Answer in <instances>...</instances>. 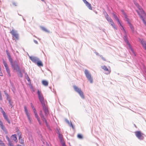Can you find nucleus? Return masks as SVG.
<instances>
[{"label": "nucleus", "mask_w": 146, "mask_h": 146, "mask_svg": "<svg viewBox=\"0 0 146 146\" xmlns=\"http://www.w3.org/2000/svg\"><path fill=\"white\" fill-rule=\"evenodd\" d=\"M37 94L39 100L41 103L42 107L43 109L45 114V115L47 116L48 115V112L47 108L45 104L44 99L43 95L41 91H40L38 90L37 91Z\"/></svg>", "instance_id": "1"}, {"label": "nucleus", "mask_w": 146, "mask_h": 146, "mask_svg": "<svg viewBox=\"0 0 146 146\" xmlns=\"http://www.w3.org/2000/svg\"><path fill=\"white\" fill-rule=\"evenodd\" d=\"M123 30L124 32V36L123 37L124 40L125 42V43L127 44L128 45V47H129V48L130 49V50L131 51L132 53L133 54L135 55L136 56V54L135 53V52L132 49V48L131 46L130 45V44L129 43L128 41L127 40V33L125 31V30L123 29Z\"/></svg>", "instance_id": "2"}, {"label": "nucleus", "mask_w": 146, "mask_h": 146, "mask_svg": "<svg viewBox=\"0 0 146 146\" xmlns=\"http://www.w3.org/2000/svg\"><path fill=\"white\" fill-rule=\"evenodd\" d=\"M73 87L74 90L79 94L81 98L83 99H84L83 93L81 89L76 86H74Z\"/></svg>", "instance_id": "3"}, {"label": "nucleus", "mask_w": 146, "mask_h": 146, "mask_svg": "<svg viewBox=\"0 0 146 146\" xmlns=\"http://www.w3.org/2000/svg\"><path fill=\"white\" fill-rule=\"evenodd\" d=\"M84 72L87 78L91 83H92L93 82V79L89 72L87 70L85 69Z\"/></svg>", "instance_id": "4"}, {"label": "nucleus", "mask_w": 146, "mask_h": 146, "mask_svg": "<svg viewBox=\"0 0 146 146\" xmlns=\"http://www.w3.org/2000/svg\"><path fill=\"white\" fill-rule=\"evenodd\" d=\"M135 136L139 140H143L144 138V135L140 131H137L135 132Z\"/></svg>", "instance_id": "5"}, {"label": "nucleus", "mask_w": 146, "mask_h": 146, "mask_svg": "<svg viewBox=\"0 0 146 146\" xmlns=\"http://www.w3.org/2000/svg\"><path fill=\"white\" fill-rule=\"evenodd\" d=\"M123 13L124 15L125 19L126 21L129 24V26L132 31V32L134 33V28L133 25L130 23L129 20V19L127 18V16L125 14V13L124 12H123Z\"/></svg>", "instance_id": "6"}, {"label": "nucleus", "mask_w": 146, "mask_h": 146, "mask_svg": "<svg viewBox=\"0 0 146 146\" xmlns=\"http://www.w3.org/2000/svg\"><path fill=\"white\" fill-rule=\"evenodd\" d=\"M12 35L13 37H15L17 40H18L19 39V35L17 33V31L14 29H12L10 32Z\"/></svg>", "instance_id": "7"}, {"label": "nucleus", "mask_w": 146, "mask_h": 146, "mask_svg": "<svg viewBox=\"0 0 146 146\" xmlns=\"http://www.w3.org/2000/svg\"><path fill=\"white\" fill-rule=\"evenodd\" d=\"M57 134L58 135L59 138L60 140V142L62 144V146H66L65 143H64L63 139V135L61 134L59 131L57 132Z\"/></svg>", "instance_id": "8"}, {"label": "nucleus", "mask_w": 146, "mask_h": 146, "mask_svg": "<svg viewBox=\"0 0 146 146\" xmlns=\"http://www.w3.org/2000/svg\"><path fill=\"white\" fill-rule=\"evenodd\" d=\"M24 110L26 114L27 117L28 121L30 123H31V121L30 118V115L27 109V107L25 106L24 107Z\"/></svg>", "instance_id": "9"}, {"label": "nucleus", "mask_w": 146, "mask_h": 146, "mask_svg": "<svg viewBox=\"0 0 146 146\" xmlns=\"http://www.w3.org/2000/svg\"><path fill=\"white\" fill-rule=\"evenodd\" d=\"M3 62L7 72L9 76L10 77L11 76V74L9 69V68L6 62L4 60H3Z\"/></svg>", "instance_id": "10"}, {"label": "nucleus", "mask_w": 146, "mask_h": 146, "mask_svg": "<svg viewBox=\"0 0 146 146\" xmlns=\"http://www.w3.org/2000/svg\"><path fill=\"white\" fill-rule=\"evenodd\" d=\"M40 116L41 117V118L42 121H43L45 122L46 125L47 126L48 125V123H47V121H46V119L44 117V115H43V114L42 113V110H40Z\"/></svg>", "instance_id": "11"}, {"label": "nucleus", "mask_w": 146, "mask_h": 146, "mask_svg": "<svg viewBox=\"0 0 146 146\" xmlns=\"http://www.w3.org/2000/svg\"><path fill=\"white\" fill-rule=\"evenodd\" d=\"M30 58L33 62L36 64L39 59L38 58L34 56H30Z\"/></svg>", "instance_id": "12"}, {"label": "nucleus", "mask_w": 146, "mask_h": 146, "mask_svg": "<svg viewBox=\"0 0 146 146\" xmlns=\"http://www.w3.org/2000/svg\"><path fill=\"white\" fill-rule=\"evenodd\" d=\"M83 2L85 4L86 6L90 10H92L91 5L86 0H82Z\"/></svg>", "instance_id": "13"}, {"label": "nucleus", "mask_w": 146, "mask_h": 146, "mask_svg": "<svg viewBox=\"0 0 146 146\" xmlns=\"http://www.w3.org/2000/svg\"><path fill=\"white\" fill-rule=\"evenodd\" d=\"M101 68L102 69H104L105 71H106V72L105 74H109L110 72L111 71L110 70H109L108 68H107V67L106 66H101Z\"/></svg>", "instance_id": "14"}, {"label": "nucleus", "mask_w": 146, "mask_h": 146, "mask_svg": "<svg viewBox=\"0 0 146 146\" xmlns=\"http://www.w3.org/2000/svg\"><path fill=\"white\" fill-rule=\"evenodd\" d=\"M13 66H12L14 70L17 69L18 68V66L19 67L16 60H15L13 62Z\"/></svg>", "instance_id": "15"}, {"label": "nucleus", "mask_w": 146, "mask_h": 146, "mask_svg": "<svg viewBox=\"0 0 146 146\" xmlns=\"http://www.w3.org/2000/svg\"><path fill=\"white\" fill-rule=\"evenodd\" d=\"M113 15L114 18L115 19L116 21H117L118 23H119V24L120 25L121 27L123 29V26L120 23V22L119 19L118 18L117 16L115 15L114 13L113 14Z\"/></svg>", "instance_id": "16"}, {"label": "nucleus", "mask_w": 146, "mask_h": 146, "mask_svg": "<svg viewBox=\"0 0 146 146\" xmlns=\"http://www.w3.org/2000/svg\"><path fill=\"white\" fill-rule=\"evenodd\" d=\"M17 72H18V74L20 77H22V75L21 72V71L20 69V67H18V68L17 69H15Z\"/></svg>", "instance_id": "17"}, {"label": "nucleus", "mask_w": 146, "mask_h": 146, "mask_svg": "<svg viewBox=\"0 0 146 146\" xmlns=\"http://www.w3.org/2000/svg\"><path fill=\"white\" fill-rule=\"evenodd\" d=\"M141 42L145 49L146 50V42L143 39L141 40Z\"/></svg>", "instance_id": "18"}, {"label": "nucleus", "mask_w": 146, "mask_h": 146, "mask_svg": "<svg viewBox=\"0 0 146 146\" xmlns=\"http://www.w3.org/2000/svg\"><path fill=\"white\" fill-rule=\"evenodd\" d=\"M105 13L106 14H106V15H105V17L109 23H110V22L111 21V20H112L110 17H109L108 15L106 12Z\"/></svg>", "instance_id": "19"}, {"label": "nucleus", "mask_w": 146, "mask_h": 146, "mask_svg": "<svg viewBox=\"0 0 146 146\" xmlns=\"http://www.w3.org/2000/svg\"><path fill=\"white\" fill-rule=\"evenodd\" d=\"M35 115V117L37 119V120H38L39 124L41 125L42 124V123L41 121L40 120V118L39 117L37 113H36L34 114Z\"/></svg>", "instance_id": "20"}, {"label": "nucleus", "mask_w": 146, "mask_h": 146, "mask_svg": "<svg viewBox=\"0 0 146 146\" xmlns=\"http://www.w3.org/2000/svg\"><path fill=\"white\" fill-rule=\"evenodd\" d=\"M35 115V117L37 119V120H38L39 124L41 125L42 124V123L41 121L40 120V118L39 117L37 113H36L34 114Z\"/></svg>", "instance_id": "21"}, {"label": "nucleus", "mask_w": 146, "mask_h": 146, "mask_svg": "<svg viewBox=\"0 0 146 146\" xmlns=\"http://www.w3.org/2000/svg\"><path fill=\"white\" fill-rule=\"evenodd\" d=\"M11 138L15 141L17 142V140L16 137V134L13 135L11 136Z\"/></svg>", "instance_id": "22"}, {"label": "nucleus", "mask_w": 146, "mask_h": 146, "mask_svg": "<svg viewBox=\"0 0 146 146\" xmlns=\"http://www.w3.org/2000/svg\"><path fill=\"white\" fill-rule=\"evenodd\" d=\"M37 66H43V64L41 60L39 59V60L37 61L36 63Z\"/></svg>", "instance_id": "23"}, {"label": "nucleus", "mask_w": 146, "mask_h": 146, "mask_svg": "<svg viewBox=\"0 0 146 146\" xmlns=\"http://www.w3.org/2000/svg\"><path fill=\"white\" fill-rule=\"evenodd\" d=\"M42 83L43 85L45 86H47L48 85V82L45 80H43L42 81Z\"/></svg>", "instance_id": "24"}, {"label": "nucleus", "mask_w": 146, "mask_h": 146, "mask_svg": "<svg viewBox=\"0 0 146 146\" xmlns=\"http://www.w3.org/2000/svg\"><path fill=\"white\" fill-rule=\"evenodd\" d=\"M0 127L1 129L3 130L4 131L5 133L6 134H7V132L5 126L3 125H2V126H0Z\"/></svg>", "instance_id": "25"}, {"label": "nucleus", "mask_w": 146, "mask_h": 146, "mask_svg": "<svg viewBox=\"0 0 146 146\" xmlns=\"http://www.w3.org/2000/svg\"><path fill=\"white\" fill-rule=\"evenodd\" d=\"M66 121L69 125L70 126L72 127L73 129L74 128V127L72 125L71 122L70 123L69 121L67 119L66 120Z\"/></svg>", "instance_id": "26"}, {"label": "nucleus", "mask_w": 146, "mask_h": 146, "mask_svg": "<svg viewBox=\"0 0 146 146\" xmlns=\"http://www.w3.org/2000/svg\"><path fill=\"white\" fill-rule=\"evenodd\" d=\"M8 58L11 66H13V60L11 57H9Z\"/></svg>", "instance_id": "27"}, {"label": "nucleus", "mask_w": 146, "mask_h": 146, "mask_svg": "<svg viewBox=\"0 0 146 146\" xmlns=\"http://www.w3.org/2000/svg\"><path fill=\"white\" fill-rule=\"evenodd\" d=\"M8 102L10 106H11V108L12 107H13V104H12L13 102L11 101V99H8Z\"/></svg>", "instance_id": "28"}, {"label": "nucleus", "mask_w": 146, "mask_h": 146, "mask_svg": "<svg viewBox=\"0 0 146 146\" xmlns=\"http://www.w3.org/2000/svg\"><path fill=\"white\" fill-rule=\"evenodd\" d=\"M41 29L43 31L46 32H48V30L44 27H41Z\"/></svg>", "instance_id": "29"}, {"label": "nucleus", "mask_w": 146, "mask_h": 146, "mask_svg": "<svg viewBox=\"0 0 146 146\" xmlns=\"http://www.w3.org/2000/svg\"><path fill=\"white\" fill-rule=\"evenodd\" d=\"M111 25L115 29H117V28L116 27L115 25V24L114 23H112V24H111Z\"/></svg>", "instance_id": "30"}, {"label": "nucleus", "mask_w": 146, "mask_h": 146, "mask_svg": "<svg viewBox=\"0 0 146 146\" xmlns=\"http://www.w3.org/2000/svg\"><path fill=\"white\" fill-rule=\"evenodd\" d=\"M5 119L6 120V121L7 122L9 123H10V121L9 119L8 118V117H7L5 118Z\"/></svg>", "instance_id": "31"}, {"label": "nucleus", "mask_w": 146, "mask_h": 146, "mask_svg": "<svg viewBox=\"0 0 146 146\" xmlns=\"http://www.w3.org/2000/svg\"><path fill=\"white\" fill-rule=\"evenodd\" d=\"M5 94L6 97H7V100H8V99H10V98L9 97V95L7 93H5Z\"/></svg>", "instance_id": "32"}, {"label": "nucleus", "mask_w": 146, "mask_h": 146, "mask_svg": "<svg viewBox=\"0 0 146 146\" xmlns=\"http://www.w3.org/2000/svg\"><path fill=\"white\" fill-rule=\"evenodd\" d=\"M6 139H7V141H8L9 143H10L11 141H10V139L9 137L7 135L6 136Z\"/></svg>", "instance_id": "33"}, {"label": "nucleus", "mask_w": 146, "mask_h": 146, "mask_svg": "<svg viewBox=\"0 0 146 146\" xmlns=\"http://www.w3.org/2000/svg\"><path fill=\"white\" fill-rule=\"evenodd\" d=\"M3 115L4 118L8 117L7 115L5 113L3 114Z\"/></svg>", "instance_id": "34"}, {"label": "nucleus", "mask_w": 146, "mask_h": 146, "mask_svg": "<svg viewBox=\"0 0 146 146\" xmlns=\"http://www.w3.org/2000/svg\"><path fill=\"white\" fill-rule=\"evenodd\" d=\"M78 137V138L79 139H82V136L80 134H79L77 135Z\"/></svg>", "instance_id": "35"}, {"label": "nucleus", "mask_w": 146, "mask_h": 146, "mask_svg": "<svg viewBox=\"0 0 146 146\" xmlns=\"http://www.w3.org/2000/svg\"><path fill=\"white\" fill-rule=\"evenodd\" d=\"M0 109L1 110V112L2 113V114L5 113V112L3 110L1 107L0 108Z\"/></svg>", "instance_id": "36"}, {"label": "nucleus", "mask_w": 146, "mask_h": 146, "mask_svg": "<svg viewBox=\"0 0 146 146\" xmlns=\"http://www.w3.org/2000/svg\"><path fill=\"white\" fill-rule=\"evenodd\" d=\"M100 56L103 60L104 61H106L105 58H104L103 57L102 55H100Z\"/></svg>", "instance_id": "37"}, {"label": "nucleus", "mask_w": 146, "mask_h": 146, "mask_svg": "<svg viewBox=\"0 0 146 146\" xmlns=\"http://www.w3.org/2000/svg\"><path fill=\"white\" fill-rule=\"evenodd\" d=\"M33 112H34V114L37 113L36 110L35 108H34V109H33Z\"/></svg>", "instance_id": "38"}, {"label": "nucleus", "mask_w": 146, "mask_h": 146, "mask_svg": "<svg viewBox=\"0 0 146 146\" xmlns=\"http://www.w3.org/2000/svg\"><path fill=\"white\" fill-rule=\"evenodd\" d=\"M26 74L27 75L26 79L28 81H29V80H30V78L28 75L27 74Z\"/></svg>", "instance_id": "39"}, {"label": "nucleus", "mask_w": 146, "mask_h": 146, "mask_svg": "<svg viewBox=\"0 0 146 146\" xmlns=\"http://www.w3.org/2000/svg\"><path fill=\"white\" fill-rule=\"evenodd\" d=\"M31 107L33 109H34V108H35L34 106L33 105V104L32 103H31Z\"/></svg>", "instance_id": "40"}, {"label": "nucleus", "mask_w": 146, "mask_h": 146, "mask_svg": "<svg viewBox=\"0 0 146 146\" xmlns=\"http://www.w3.org/2000/svg\"><path fill=\"white\" fill-rule=\"evenodd\" d=\"M7 56H8V58L9 57H11L10 54V53H7Z\"/></svg>", "instance_id": "41"}, {"label": "nucleus", "mask_w": 146, "mask_h": 146, "mask_svg": "<svg viewBox=\"0 0 146 146\" xmlns=\"http://www.w3.org/2000/svg\"><path fill=\"white\" fill-rule=\"evenodd\" d=\"M3 125L2 122L0 120V126H2Z\"/></svg>", "instance_id": "42"}, {"label": "nucleus", "mask_w": 146, "mask_h": 146, "mask_svg": "<svg viewBox=\"0 0 146 146\" xmlns=\"http://www.w3.org/2000/svg\"><path fill=\"white\" fill-rule=\"evenodd\" d=\"M12 3H13V4L14 5V6H17V3L15 2H13Z\"/></svg>", "instance_id": "43"}, {"label": "nucleus", "mask_w": 146, "mask_h": 146, "mask_svg": "<svg viewBox=\"0 0 146 146\" xmlns=\"http://www.w3.org/2000/svg\"><path fill=\"white\" fill-rule=\"evenodd\" d=\"M34 42L35 43H36V44H38V42H37L36 40H34Z\"/></svg>", "instance_id": "44"}, {"label": "nucleus", "mask_w": 146, "mask_h": 146, "mask_svg": "<svg viewBox=\"0 0 146 146\" xmlns=\"http://www.w3.org/2000/svg\"><path fill=\"white\" fill-rule=\"evenodd\" d=\"M13 91V92L14 93H15V88H13V89H12Z\"/></svg>", "instance_id": "45"}, {"label": "nucleus", "mask_w": 146, "mask_h": 146, "mask_svg": "<svg viewBox=\"0 0 146 146\" xmlns=\"http://www.w3.org/2000/svg\"><path fill=\"white\" fill-rule=\"evenodd\" d=\"M110 23V24L111 25V24H112V23H113V20H111V21H110V23Z\"/></svg>", "instance_id": "46"}, {"label": "nucleus", "mask_w": 146, "mask_h": 146, "mask_svg": "<svg viewBox=\"0 0 146 146\" xmlns=\"http://www.w3.org/2000/svg\"><path fill=\"white\" fill-rule=\"evenodd\" d=\"M95 53L97 55H99V53L96 52H95Z\"/></svg>", "instance_id": "47"}, {"label": "nucleus", "mask_w": 146, "mask_h": 146, "mask_svg": "<svg viewBox=\"0 0 146 146\" xmlns=\"http://www.w3.org/2000/svg\"><path fill=\"white\" fill-rule=\"evenodd\" d=\"M9 143V144L10 146H13V145H12V144H11L10 143Z\"/></svg>", "instance_id": "48"}, {"label": "nucleus", "mask_w": 146, "mask_h": 146, "mask_svg": "<svg viewBox=\"0 0 146 146\" xmlns=\"http://www.w3.org/2000/svg\"><path fill=\"white\" fill-rule=\"evenodd\" d=\"M6 52L7 53H9V52H8V51L7 50H6Z\"/></svg>", "instance_id": "49"}, {"label": "nucleus", "mask_w": 146, "mask_h": 146, "mask_svg": "<svg viewBox=\"0 0 146 146\" xmlns=\"http://www.w3.org/2000/svg\"><path fill=\"white\" fill-rule=\"evenodd\" d=\"M17 146H22L21 145H18Z\"/></svg>", "instance_id": "50"}, {"label": "nucleus", "mask_w": 146, "mask_h": 146, "mask_svg": "<svg viewBox=\"0 0 146 146\" xmlns=\"http://www.w3.org/2000/svg\"><path fill=\"white\" fill-rule=\"evenodd\" d=\"M42 1H44V0H41Z\"/></svg>", "instance_id": "51"}, {"label": "nucleus", "mask_w": 146, "mask_h": 146, "mask_svg": "<svg viewBox=\"0 0 146 146\" xmlns=\"http://www.w3.org/2000/svg\"><path fill=\"white\" fill-rule=\"evenodd\" d=\"M42 1H44V0H41Z\"/></svg>", "instance_id": "52"}, {"label": "nucleus", "mask_w": 146, "mask_h": 146, "mask_svg": "<svg viewBox=\"0 0 146 146\" xmlns=\"http://www.w3.org/2000/svg\"><path fill=\"white\" fill-rule=\"evenodd\" d=\"M23 20H24V21H25V19L23 18Z\"/></svg>", "instance_id": "53"}, {"label": "nucleus", "mask_w": 146, "mask_h": 146, "mask_svg": "<svg viewBox=\"0 0 146 146\" xmlns=\"http://www.w3.org/2000/svg\"><path fill=\"white\" fill-rule=\"evenodd\" d=\"M22 71H23V72H24V70H22Z\"/></svg>", "instance_id": "54"}, {"label": "nucleus", "mask_w": 146, "mask_h": 146, "mask_svg": "<svg viewBox=\"0 0 146 146\" xmlns=\"http://www.w3.org/2000/svg\"><path fill=\"white\" fill-rule=\"evenodd\" d=\"M19 15L21 16V15H19Z\"/></svg>", "instance_id": "55"}]
</instances>
